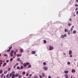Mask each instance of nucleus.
Listing matches in <instances>:
<instances>
[{"instance_id": "12", "label": "nucleus", "mask_w": 78, "mask_h": 78, "mask_svg": "<svg viewBox=\"0 0 78 78\" xmlns=\"http://www.w3.org/2000/svg\"><path fill=\"white\" fill-rule=\"evenodd\" d=\"M69 55H72V51L70 50L69 51Z\"/></svg>"}, {"instance_id": "60", "label": "nucleus", "mask_w": 78, "mask_h": 78, "mask_svg": "<svg viewBox=\"0 0 78 78\" xmlns=\"http://www.w3.org/2000/svg\"><path fill=\"white\" fill-rule=\"evenodd\" d=\"M21 64H23V63L22 62H21Z\"/></svg>"}, {"instance_id": "54", "label": "nucleus", "mask_w": 78, "mask_h": 78, "mask_svg": "<svg viewBox=\"0 0 78 78\" xmlns=\"http://www.w3.org/2000/svg\"><path fill=\"white\" fill-rule=\"evenodd\" d=\"M2 60H0V62H2Z\"/></svg>"}, {"instance_id": "34", "label": "nucleus", "mask_w": 78, "mask_h": 78, "mask_svg": "<svg viewBox=\"0 0 78 78\" xmlns=\"http://www.w3.org/2000/svg\"><path fill=\"white\" fill-rule=\"evenodd\" d=\"M39 76L40 78H42V76L40 75Z\"/></svg>"}, {"instance_id": "22", "label": "nucleus", "mask_w": 78, "mask_h": 78, "mask_svg": "<svg viewBox=\"0 0 78 78\" xmlns=\"http://www.w3.org/2000/svg\"><path fill=\"white\" fill-rule=\"evenodd\" d=\"M18 76H18L19 78H22V76H21V75H18Z\"/></svg>"}, {"instance_id": "29", "label": "nucleus", "mask_w": 78, "mask_h": 78, "mask_svg": "<svg viewBox=\"0 0 78 78\" xmlns=\"http://www.w3.org/2000/svg\"><path fill=\"white\" fill-rule=\"evenodd\" d=\"M11 70V68H9L8 69V71H9V70Z\"/></svg>"}, {"instance_id": "24", "label": "nucleus", "mask_w": 78, "mask_h": 78, "mask_svg": "<svg viewBox=\"0 0 78 78\" xmlns=\"http://www.w3.org/2000/svg\"><path fill=\"white\" fill-rule=\"evenodd\" d=\"M19 56H21V55H20L19 54H18L17 55V57H19Z\"/></svg>"}, {"instance_id": "61", "label": "nucleus", "mask_w": 78, "mask_h": 78, "mask_svg": "<svg viewBox=\"0 0 78 78\" xmlns=\"http://www.w3.org/2000/svg\"><path fill=\"white\" fill-rule=\"evenodd\" d=\"M4 78H5V76H4Z\"/></svg>"}, {"instance_id": "58", "label": "nucleus", "mask_w": 78, "mask_h": 78, "mask_svg": "<svg viewBox=\"0 0 78 78\" xmlns=\"http://www.w3.org/2000/svg\"><path fill=\"white\" fill-rule=\"evenodd\" d=\"M63 54H64V55H66V53H64Z\"/></svg>"}, {"instance_id": "45", "label": "nucleus", "mask_w": 78, "mask_h": 78, "mask_svg": "<svg viewBox=\"0 0 78 78\" xmlns=\"http://www.w3.org/2000/svg\"><path fill=\"white\" fill-rule=\"evenodd\" d=\"M74 27L73 26H72L71 28L73 29Z\"/></svg>"}, {"instance_id": "28", "label": "nucleus", "mask_w": 78, "mask_h": 78, "mask_svg": "<svg viewBox=\"0 0 78 78\" xmlns=\"http://www.w3.org/2000/svg\"><path fill=\"white\" fill-rule=\"evenodd\" d=\"M76 31L75 30H74L73 31V34H75L76 33Z\"/></svg>"}, {"instance_id": "48", "label": "nucleus", "mask_w": 78, "mask_h": 78, "mask_svg": "<svg viewBox=\"0 0 78 78\" xmlns=\"http://www.w3.org/2000/svg\"><path fill=\"white\" fill-rule=\"evenodd\" d=\"M70 57H72V55H70Z\"/></svg>"}, {"instance_id": "6", "label": "nucleus", "mask_w": 78, "mask_h": 78, "mask_svg": "<svg viewBox=\"0 0 78 78\" xmlns=\"http://www.w3.org/2000/svg\"><path fill=\"white\" fill-rule=\"evenodd\" d=\"M14 76H15V77H18V76H19V74L17 73H16Z\"/></svg>"}, {"instance_id": "44", "label": "nucleus", "mask_w": 78, "mask_h": 78, "mask_svg": "<svg viewBox=\"0 0 78 78\" xmlns=\"http://www.w3.org/2000/svg\"><path fill=\"white\" fill-rule=\"evenodd\" d=\"M15 65L16 66H17V65H19V64L18 63H16Z\"/></svg>"}, {"instance_id": "57", "label": "nucleus", "mask_w": 78, "mask_h": 78, "mask_svg": "<svg viewBox=\"0 0 78 78\" xmlns=\"http://www.w3.org/2000/svg\"><path fill=\"white\" fill-rule=\"evenodd\" d=\"M49 78H51V76H49Z\"/></svg>"}, {"instance_id": "55", "label": "nucleus", "mask_w": 78, "mask_h": 78, "mask_svg": "<svg viewBox=\"0 0 78 78\" xmlns=\"http://www.w3.org/2000/svg\"><path fill=\"white\" fill-rule=\"evenodd\" d=\"M22 62V60H20V62Z\"/></svg>"}, {"instance_id": "7", "label": "nucleus", "mask_w": 78, "mask_h": 78, "mask_svg": "<svg viewBox=\"0 0 78 78\" xmlns=\"http://www.w3.org/2000/svg\"><path fill=\"white\" fill-rule=\"evenodd\" d=\"M72 73H73L74 72H75V70L74 69H73L72 70Z\"/></svg>"}, {"instance_id": "27", "label": "nucleus", "mask_w": 78, "mask_h": 78, "mask_svg": "<svg viewBox=\"0 0 78 78\" xmlns=\"http://www.w3.org/2000/svg\"><path fill=\"white\" fill-rule=\"evenodd\" d=\"M1 73H2V69L0 70V74H1Z\"/></svg>"}, {"instance_id": "8", "label": "nucleus", "mask_w": 78, "mask_h": 78, "mask_svg": "<svg viewBox=\"0 0 78 78\" xmlns=\"http://www.w3.org/2000/svg\"><path fill=\"white\" fill-rule=\"evenodd\" d=\"M41 74H42V76L43 77H45V74H44V73H42Z\"/></svg>"}, {"instance_id": "36", "label": "nucleus", "mask_w": 78, "mask_h": 78, "mask_svg": "<svg viewBox=\"0 0 78 78\" xmlns=\"http://www.w3.org/2000/svg\"><path fill=\"white\" fill-rule=\"evenodd\" d=\"M13 52H14V51H13V50H12V51H11V52L10 53H13Z\"/></svg>"}, {"instance_id": "41", "label": "nucleus", "mask_w": 78, "mask_h": 78, "mask_svg": "<svg viewBox=\"0 0 78 78\" xmlns=\"http://www.w3.org/2000/svg\"><path fill=\"white\" fill-rule=\"evenodd\" d=\"M67 64H70V62H67Z\"/></svg>"}, {"instance_id": "38", "label": "nucleus", "mask_w": 78, "mask_h": 78, "mask_svg": "<svg viewBox=\"0 0 78 78\" xmlns=\"http://www.w3.org/2000/svg\"><path fill=\"white\" fill-rule=\"evenodd\" d=\"M9 62V60H6V62Z\"/></svg>"}, {"instance_id": "21", "label": "nucleus", "mask_w": 78, "mask_h": 78, "mask_svg": "<svg viewBox=\"0 0 78 78\" xmlns=\"http://www.w3.org/2000/svg\"><path fill=\"white\" fill-rule=\"evenodd\" d=\"M65 73H69V72L68 71H65Z\"/></svg>"}, {"instance_id": "17", "label": "nucleus", "mask_w": 78, "mask_h": 78, "mask_svg": "<svg viewBox=\"0 0 78 78\" xmlns=\"http://www.w3.org/2000/svg\"><path fill=\"white\" fill-rule=\"evenodd\" d=\"M3 75H4V74H2V75H1V78H3Z\"/></svg>"}, {"instance_id": "42", "label": "nucleus", "mask_w": 78, "mask_h": 78, "mask_svg": "<svg viewBox=\"0 0 78 78\" xmlns=\"http://www.w3.org/2000/svg\"><path fill=\"white\" fill-rule=\"evenodd\" d=\"M78 8L77 7L76 9V11H77V10H78Z\"/></svg>"}, {"instance_id": "63", "label": "nucleus", "mask_w": 78, "mask_h": 78, "mask_svg": "<svg viewBox=\"0 0 78 78\" xmlns=\"http://www.w3.org/2000/svg\"><path fill=\"white\" fill-rule=\"evenodd\" d=\"M28 78H31V77H29Z\"/></svg>"}, {"instance_id": "26", "label": "nucleus", "mask_w": 78, "mask_h": 78, "mask_svg": "<svg viewBox=\"0 0 78 78\" xmlns=\"http://www.w3.org/2000/svg\"><path fill=\"white\" fill-rule=\"evenodd\" d=\"M7 72H8V71H5L4 72V74H6Z\"/></svg>"}, {"instance_id": "51", "label": "nucleus", "mask_w": 78, "mask_h": 78, "mask_svg": "<svg viewBox=\"0 0 78 78\" xmlns=\"http://www.w3.org/2000/svg\"><path fill=\"white\" fill-rule=\"evenodd\" d=\"M76 16V15H75V14H74V17H75Z\"/></svg>"}, {"instance_id": "33", "label": "nucleus", "mask_w": 78, "mask_h": 78, "mask_svg": "<svg viewBox=\"0 0 78 78\" xmlns=\"http://www.w3.org/2000/svg\"><path fill=\"white\" fill-rule=\"evenodd\" d=\"M17 61H20V58H18L17 59Z\"/></svg>"}, {"instance_id": "19", "label": "nucleus", "mask_w": 78, "mask_h": 78, "mask_svg": "<svg viewBox=\"0 0 78 78\" xmlns=\"http://www.w3.org/2000/svg\"><path fill=\"white\" fill-rule=\"evenodd\" d=\"M25 73H26L25 71H23L22 72V74L23 75H25Z\"/></svg>"}, {"instance_id": "56", "label": "nucleus", "mask_w": 78, "mask_h": 78, "mask_svg": "<svg viewBox=\"0 0 78 78\" xmlns=\"http://www.w3.org/2000/svg\"><path fill=\"white\" fill-rule=\"evenodd\" d=\"M70 32L68 33V34H70Z\"/></svg>"}, {"instance_id": "64", "label": "nucleus", "mask_w": 78, "mask_h": 78, "mask_svg": "<svg viewBox=\"0 0 78 78\" xmlns=\"http://www.w3.org/2000/svg\"><path fill=\"white\" fill-rule=\"evenodd\" d=\"M72 76H71V78H72Z\"/></svg>"}, {"instance_id": "37", "label": "nucleus", "mask_w": 78, "mask_h": 78, "mask_svg": "<svg viewBox=\"0 0 78 78\" xmlns=\"http://www.w3.org/2000/svg\"><path fill=\"white\" fill-rule=\"evenodd\" d=\"M16 65H14V66H13V68H16Z\"/></svg>"}, {"instance_id": "40", "label": "nucleus", "mask_w": 78, "mask_h": 78, "mask_svg": "<svg viewBox=\"0 0 78 78\" xmlns=\"http://www.w3.org/2000/svg\"><path fill=\"white\" fill-rule=\"evenodd\" d=\"M67 31H68V30L66 29H65V32H67Z\"/></svg>"}, {"instance_id": "16", "label": "nucleus", "mask_w": 78, "mask_h": 78, "mask_svg": "<svg viewBox=\"0 0 78 78\" xmlns=\"http://www.w3.org/2000/svg\"><path fill=\"white\" fill-rule=\"evenodd\" d=\"M29 75L28 74V73L27 72L26 75V76H28Z\"/></svg>"}, {"instance_id": "13", "label": "nucleus", "mask_w": 78, "mask_h": 78, "mask_svg": "<svg viewBox=\"0 0 78 78\" xmlns=\"http://www.w3.org/2000/svg\"><path fill=\"white\" fill-rule=\"evenodd\" d=\"M17 70H19V69H20V66H18L17 67Z\"/></svg>"}, {"instance_id": "50", "label": "nucleus", "mask_w": 78, "mask_h": 78, "mask_svg": "<svg viewBox=\"0 0 78 78\" xmlns=\"http://www.w3.org/2000/svg\"><path fill=\"white\" fill-rule=\"evenodd\" d=\"M29 76H30V77H31V76H32V75L31 74H30L29 75Z\"/></svg>"}, {"instance_id": "5", "label": "nucleus", "mask_w": 78, "mask_h": 78, "mask_svg": "<svg viewBox=\"0 0 78 78\" xmlns=\"http://www.w3.org/2000/svg\"><path fill=\"white\" fill-rule=\"evenodd\" d=\"M31 53H32L33 55H34L35 54H36V51H33L31 52Z\"/></svg>"}, {"instance_id": "2", "label": "nucleus", "mask_w": 78, "mask_h": 78, "mask_svg": "<svg viewBox=\"0 0 78 78\" xmlns=\"http://www.w3.org/2000/svg\"><path fill=\"white\" fill-rule=\"evenodd\" d=\"M15 72L14 71L12 72L11 73L9 74V76L12 77V78H14L15 77Z\"/></svg>"}, {"instance_id": "4", "label": "nucleus", "mask_w": 78, "mask_h": 78, "mask_svg": "<svg viewBox=\"0 0 78 78\" xmlns=\"http://www.w3.org/2000/svg\"><path fill=\"white\" fill-rule=\"evenodd\" d=\"M54 48L52 46H50L49 47V50H53Z\"/></svg>"}, {"instance_id": "23", "label": "nucleus", "mask_w": 78, "mask_h": 78, "mask_svg": "<svg viewBox=\"0 0 78 78\" xmlns=\"http://www.w3.org/2000/svg\"><path fill=\"white\" fill-rule=\"evenodd\" d=\"M43 64L44 66H45V65H46V64L45 62H43Z\"/></svg>"}, {"instance_id": "10", "label": "nucleus", "mask_w": 78, "mask_h": 78, "mask_svg": "<svg viewBox=\"0 0 78 78\" xmlns=\"http://www.w3.org/2000/svg\"><path fill=\"white\" fill-rule=\"evenodd\" d=\"M20 51H21V53H23V49H20Z\"/></svg>"}, {"instance_id": "11", "label": "nucleus", "mask_w": 78, "mask_h": 78, "mask_svg": "<svg viewBox=\"0 0 78 78\" xmlns=\"http://www.w3.org/2000/svg\"><path fill=\"white\" fill-rule=\"evenodd\" d=\"M9 54L11 56H13V54L12 53H10Z\"/></svg>"}, {"instance_id": "32", "label": "nucleus", "mask_w": 78, "mask_h": 78, "mask_svg": "<svg viewBox=\"0 0 78 78\" xmlns=\"http://www.w3.org/2000/svg\"><path fill=\"white\" fill-rule=\"evenodd\" d=\"M13 60V58H11L10 59V61H12Z\"/></svg>"}, {"instance_id": "9", "label": "nucleus", "mask_w": 78, "mask_h": 78, "mask_svg": "<svg viewBox=\"0 0 78 78\" xmlns=\"http://www.w3.org/2000/svg\"><path fill=\"white\" fill-rule=\"evenodd\" d=\"M43 69H44V70H47V69H48L46 67H43Z\"/></svg>"}, {"instance_id": "35", "label": "nucleus", "mask_w": 78, "mask_h": 78, "mask_svg": "<svg viewBox=\"0 0 78 78\" xmlns=\"http://www.w3.org/2000/svg\"><path fill=\"white\" fill-rule=\"evenodd\" d=\"M68 25L69 26H70L71 25V24H70V23H68Z\"/></svg>"}, {"instance_id": "46", "label": "nucleus", "mask_w": 78, "mask_h": 78, "mask_svg": "<svg viewBox=\"0 0 78 78\" xmlns=\"http://www.w3.org/2000/svg\"><path fill=\"white\" fill-rule=\"evenodd\" d=\"M70 30H71V31H72V30H73V28H71L70 29Z\"/></svg>"}, {"instance_id": "47", "label": "nucleus", "mask_w": 78, "mask_h": 78, "mask_svg": "<svg viewBox=\"0 0 78 78\" xmlns=\"http://www.w3.org/2000/svg\"><path fill=\"white\" fill-rule=\"evenodd\" d=\"M75 6H78V5L77 4H75Z\"/></svg>"}, {"instance_id": "3", "label": "nucleus", "mask_w": 78, "mask_h": 78, "mask_svg": "<svg viewBox=\"0 0 78 78\" xmlns=\"http://www.w3.org/2000/svg\"><path fill=\"white\" fill-rule=\"evenodd\" d=\"M12 48V47H10L9 49L7 50V52H9V51H10L11 49Z\"/></svg>"}, {"instance_id": "30", "label": "nucleus", "mask_w": 78, "mask_h": 78, "mask_svg": "<svg viewBox=\"0 0 78 78\" xmlns=\"http://www.w3.org/2000/svg\"><path fill=\"white\" fill-rule=\"evenodd\" d=\"M14 56H16V52L15 51L14 52Z\"/></svg>"}, {"instance_id": "53", "label": "nucleus", "mask_w": 78, "mask_h": 78, "mask_svg": "<svg viewBox=\"0 0 78 78\" xmlns=\"http://www.w3.org/2000/svg\"><path fill=\"white\" fill-rule=\"evenodd\" d=\"M10 77H11L10 76H9V77H7V78H10Z\"/></svg>"}, {"instance_id": "62", "label": "nucleus", "mask_w": 78, "mask_h": 78, "mask_svg": "<svg viewBox=\"0 0 78 78\" xmlns=\"http://www.w3.org/2000/svg\"><path fill=\"white\" fill-rule=\"evenodd\" d=\"M16 51H17V52L18 51V50H16Z\"/></svg>"}, {"instance_id": "39", "label": "nucleus", "mask_w": 78, "mask_h": 78, "mask_svg": "<svg viewBox=\"0 0 78 78\" xmlns=\"http://www.w3.org/2000/svg\"><path fill=\"white\" fill-rule=\"evenodd\" d=\"M9 76V74H7V75L6 76V78H7V77H8Z\"/></svg>"}, {"instance_id": "49", "label": "nucleus", "mask_w": 78, "mask_h": 78, "mask_svg": "<svg viewBox=\"0 0 78 78\" xmlns=\"http://www.w3.org/2000/svg\"><path fill=\"white\" fill-rule=\"evenodd\" d=\"M2 62H1L0 63V65H2Z\"/></svg>"}, {"instance_id": "25", "label": "nucleus", "mask_w": 78, "mask_h": 78, "mask_svg": "<svg viewBox=\"0 0 78 78\" xmlns=\"http://www.w3.org/2000/svg\"><path fill=\"white\" fill-rule=\"evenodd\" d=\"M61 37L62 38H64V35H62L61 36Z\"/></svg>"}, {"instance_id": "18", "label": "nucleus", "mask_w": 78, "mask_h": 78, "mask_svg": "<svg viewBox=\"0 0 78 78\" xmlns=\"http://www.w3.org/2000/svg\"><path fill=\"white\" fill-rule=\"evenodd\" d=\"M20 67V70H22V69H23V66H21Z\"/></svg>"}, {"instance_id": "52", "label": "nucleus", "mask_w": 78, "mask_h": 78, "mask_svg": "<svg viewBox=\"0 0 78 78\" xmlns=\"http://www.w3.org/2000/svg\"><path fill=\"white\" fill-rule=\"evenodd\" d=\"M70 21H72V19H71V18L70 19Z\"/></svg>"}, {"instance_id": "15", "label": "nucleus", "mask_w": 78, "mask_h": 78, "mask_svg": "<svg viewBox=\"0 0 78 78\" xmlns=\"http://www.w3.org/2000/svg\"><path fill=\"white\" fill-rule=\"evenodd\" d=\"M66 78H68V76L67 74H66L65 75Z\"/></svg>"}, {"instance_id": "1", "label": "nucleus", "mask_w": 78, "mask_h": 78, "mask_svg": "<svg viewBox=\"0 0 78 78\" xmlns=\"http://www.w3.org/2000/svg\"><path fill=\"white\" fill-rule=\"evenodd\" d=\"M23 66L24 68H25L27 66H28V68H30L31 67V65H30V63H28V62H26V63H24L23 64Z\"/></svg>"}, {"instance_id": "20", "label": "nucleus", "mask_w": 78, "mask_h": 78, "mask_svg": "<svg viewBox=\"0 0 78 78\" xmlns=\"http://www.w3.org/2000/svg\"><path fill=\"white\" fill-rule=\"evenodd\" d=\"M43 41L44 44H46V43H47V41H46V40H43Z\"/></svg>"}, {"instance_id": "43", "label": "nucleus", "mask_w": 78, "mask_h": 78, "mask_svg": "<svg viewBox=\"0 0 78 78\" xmlns=\"http://www.w3.org/2000/svg\"><path fill=\"white\" fill-rule=\"evenodd\" d=\"M66 34H65L64 36V37H66Z\"/></svg>"}, {"instance_id": "59", "label": "nucleus", "mask_w": 78, "mask_h": 78, "mask_svg": "<svg viewBox=\"0 0 78 78\" xmlns=\"http://www.w3.org/2000/svg\"><path fill=\"white\" fill-rule=\"evenodd\" d=\"M76 1L77 2H78V0H76Z\"/></svg>"}, {"instance_id": "14", "label": "nucleus", "mask_w": 78, "mask_h": 78, "mask_svg": "<svg viewBox=\"0 0 78 78\" xmlns=\"http://www.w3.org/2000/svg\"><path fill=\"white\" fill-rule=\"evenodd\" d=\"M6 65V63L5 62L3 65V67H5V66Z\"/></svg>"}, {"instance_id": "31", "label": "nucleus", "mask_w": 78, "mask_h": 78, "mask_svg": "<svg viewBox=\"0 0 78 78\" xmlns=\"http://www.w3.org/2000/svg\"><path fill=\"white\" fill-rule=\"evenodd\" d=\"M4 56H8V55L7 54H4Z\"/></svg>"}]
</instances>
